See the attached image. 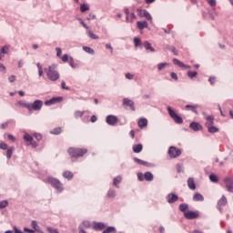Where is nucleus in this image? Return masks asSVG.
Masks as SVG:
<instances>
[{"label": "nucleus", "instance_id": "obj_1", "mask_svg": "<svg viewBox=\"0 0 233 233\" xmlns=\"http://www.w3.org/2000/svg\"><path fill=\"white\" fill-rule=\"evenodd\" d=\"M56 68H57V66L53 64L52 66H49L48 68L44 69L49 81H57V79H59L60 75Z\"/></svg>", "mask_w": 233, "mask_h": 233}, {"label": "nucleus", "instance_id": "obj_2", "mask_svg": "<svg viewBox=\"0 0 233 233\" xmlns=\"http://www.w3.org/2000/svg\"><path fill=\"white\" fill-rule=\"evenodd\" d=\"M67 152L71 157L72 161H76L77 157H83L88 150L86 148L69 147Z\"/></svg>", "mask_w": 233, "mask_h": 233}, {"label": "nucleus", "instance_id": "obj_3", "mask_svg": "<svg viewBox=\"0 0 233 233\" xmlns=\"http://www.w3.org/2000/svg\"><path fill=\"white\" fill-rule=\"evenodd\" d=\"M46 183L51 185V187H53V188H56L57 192H63V184H61V181L59 179L54 177H49L46 179Z\"/></svg>", "mask_w": 233, "mask_h": 233}, {"label": "nucleus", "instance_id": "obj_4", "mask_svg": "<svg viewBox=\"0 0 233 233\" xmlns=\"http://www.w3.org/2000/svg\"><path fill=\"white\" fill-rule=\"evenodd\" d=\"M167 112L171 119H173V121H175L177 125H183V118L181 116H178L177 113H176L174 109H172V107L167 106Z\"/></svg>", "mask_w": 233, "mask_h": 233}, {"label": "nucleus", "instance_id": "obj_5", "mask_svg": "<svg viewBox=\"0 0 233 233\" xmlns=\"http://www.w3.org/2000/svg\"><path fill=\"white\" fill-rule=\"evenodd\" d=\"M183 151H181V149L171 146L168 150H167V154L169 156V157H171V159H176V157H179V156H181Z\"/></svg>", "mask_w": 233, "mask_h": 233}, {"label": "nucleus", "instance_id": "obj_6", "mask_svg": "<svg viewBox=\"0 0 233 233\" xmlns=\"http://www.w3.org/2000/svg\"><path fill=\"white\" fill-rule=\"evenodd\" d=\"M43 108V101L42 100H35L32 104H29V112L35 110V112L41 110Z\"/></svg>", "mask_w": 233, "mask_h": 233}, {"label": "nucleus", "instance_id": "obj_7", "mask_svg": "<svg viewBox=\"0 0 233 233\" xmlns=\"http://www.w3.org/2000/svg\"><path fill=\"white\" fill-rule=\"evenodd\" d=\"M224 183L228 192H231L233 194V177H225Z\"/></svg>", "mask_w": 233, "mask_h": 233}, {"label": "nucleus", "instance_id": "obj_8", "mask_svg": "<svg viewBox=\"0 0 233 233\" xmlns=\"http://www.w3.org/2000/svg\"><path fill=\"white\" fill-rule=\"evenodd\" d=\"M117 121H119V119L114 115H108L106 117V123H107L110 127H116V125H117Z\"/></svg>", "mask_w": 233, "mask_h": 233}, {"label": "nucleus", "instance_id": "obj_9", "mask_svg": "<svg viewBox=\"0 0 233 233\" xmlns=\"http://www.w3.org/2000/svg\"><path fill=\"white\" fill-rule=\"evenodd\" d=\"M166 200L167 203H169V205H172L177 201H179V196L176 195V193H169L167 195Z\"/></svg>", "mask_w": 233, "mask_h": 233}, {"label": "nucleus", "instance_id": "obj_10", "mask_svg": "<svg viewBox=\"0 0 233 233\" xmlns=\"http://www.w3.org/2000/svg\"><path fill=\"white\" fill-rule=\"evenodd\" d=\"M184 218H186V219H198V218H199V212L198 211H187L184 213Z\"/></svg>", "mask_w": 233, "mask_h": 233}, {"label": "nucleus", "instance_id": "obj_11", "mask_svg": "<svg viewBox=\"0 0 233 233\" xmlns=\"http://www.w3.org/2000/svg\"><path fill=\"white\" fill-rule=\"evenodd\" d=\"M63 101V97H53L45 102L46 106H52V105H56V103H61Z\"/></svg>", "mask_w": 233, "mask_h": 233}, {"label": "nucleus", "instance_id": "obj_12", "mask_svg": "<svg viewBox=\"0 0 233 233\" xmlns=\"http://www.w3.org/2000/svg\"><path fill=\"white\" fill-rule=\"evenodd\" d=\"M189 128H191L193 132H199L200 130H203V126L198 122H191L189 124Z\"/></svg>", "mask_w": 233, "mask_h": 233}, {"label": "nucleus", "instance_id": "obj_13", "mask_svg": "<svg viewBox=\"0 0 233 233\" xmlns=\"http://www.w3.org/2000/svg\"><path fill=\"white\" fill-rule=\"evenodd\" d=\"M228 201H227V197H225V195H223L221 197V198L218 201V208L219 210V212L223 211V208L221 207H226Z\"/></svg>", "mask_w": 233, "mask_h": 233}, {"label": "nucleus", "instance_id": "obj_14", "mask_svg": "<svg viewBox=\"0 0 233 233\" xmlns=\"http://www.w3.org/2000/svg\"><path fill=\"white\" fill-rule=\"evenodd\" d=\"M124 106H129V108L134 112L136 110V106H134V101L129 98L123 99Z\"/></svg>", "mask_w": 233, "mask_h": 233}, {"label": "nucleus", "instance_id": "obj_15", "mask_svg": "<svg viewBox=\"0 0 233 233\" xmlns=\"http://www.w3.org/2000/svg\"><path fill=\"white\" fill-rule=\"evenodd\" d=\"M93 228L94 230H103L106 228V224L103 222H94Z\"/></svg>", "mask_w": 233, "mask_h": 233}, {"label": "nucleus", "instance_id": "obj_16", "mask_svg": "<svg viewBox=\"0 0 233 233\" xmlns=\"http://www.w3.org/2000/svg\"><path fill=\"white\" fill-rule=\"evenodd\" d=\"M212 126H214V116H207L206 122H205L206 128H208L209 127H212Z\"/></svg>", "mask_w": 233, "mask_h": 233}, {"label": "nucleus", "instance_id": "obj_17", "mask_svg": "<svg viewBox=\"0 0 233 233\" xmlns=\"http://www.w3.org/2000/svg\"><path fill=\"white\" fill-rule=\"evenodd\" d=\"M137 27L138 30H145V28H148V22L145 21H137Z\"/></svg>", "mask_w": 233, "mask_h": 233}, {"label": "nucleus", "instance_id": "obj_18", "mask_svg": "<svg viewBox=\"0 0 233 233\" xmlns=\"http://www.w3.org/2000/svg\"><path fill=\"white\" fill-rule=\"evenodd\" d=\"M143 15H140L141 17H145V19H147V21H149L151 24L153 23L152 21V15H150V13L148 11H147V9H143Z\"/></svg>", "mask_w": 233, "mask_h": 233}, {"label": "nucleus", "instance_id": "obj_19", "mask_svg": "<svg viewBox=\"0 0 233 233\" xmlns=\"http://www.w3.org/2000/svg\"><path fill=\"white\" fill-rule=\"evenodd\" d=\"M187 187L190 190H196V182L194 181V177H189L187 179Z\"/></svg>", "mask_w": 233, "mask_h": 233}, {"label": "nucleus", "instance_id": "obj_20", "mask_svg": "<svg viewBox=\"0 0 233 233\" xmlns=\"http://www.w3.org/2000/svg\"><path fill=\"white\" fill-rule=\"evenodd\" d=\"M144 179L146 181H154V174H152V172H149V171L145 172Z\"/></svg>", "mask_w": 233, "mask_h": 233}, {"label": "nucleus", "instance_id": "obj_21", "mask_svg": "<svg viewBox=\"0 0 233 233\" xmlns=\"http://www.w3.org/2000/svg\"><path fill=\"white\" fill-rule=\"evenodd\" d=\"M139 128H145L148 125V120L147 118H140L137 123Z\"/></svg>", "mask_w": 233, "mask_h": 233}, {"label": "nucleus", "instance_id": "obj_22", "mask_svg": "<svg viewBox=\"0 0 233 233\" xmlns=\"http://www.w3.org/2000/svg\"><path fill=\"white\" fill-rule=\"evenodd\" d=\"M117 196V193L116 192V189L110 188L107 191L106 197L109 198V199H114Z\"/></svg>", "mask_w": 233, "mask_h": 233}, {"label": "nucleus", "instance_id": "obj_23", "mask_svg": "<svg viewBox=\"0 0 233 233\" xmlns=\"http://www.w3.org/2000/svg\"><path fill=\"white\" fill-rule=\"evenodd\" d=\"M143 46L146 50H149V52H156V49L152 46L148 41L144 42Z\"/></svg>", "mask_w": 233, "mask_h": 233}, {"label": "nucleus", "instance_id": "obj_24", "mask_svg": "<svg viewBox=\"0 0 233 233\" xmlns=\"http://www.w3.org/2000/svg\"><path fill=\"white\" fill-rule=\"evenodd\" d=\"M198 105H187L185 106L186 110H190L191 112H194V114H198Z\"/></svg>", "mask_w": 233, "mask_h": 233}, {"label": "nucleus", "instance_id": "obj_25", "mask_svg": "<svg viewBox=\"0 0 233 233\" xmlns=\"http://www.w3.org/2000/svg\"><path fill=\"white\" fill-rule=\"evenodd\" d=\"M69 66H71V68H73L74 70H76V68H79V64L76 63L74 61V57L70 56L69 57Z\"/></svg>", "mask_w": 233, "mask_h": 233}, {"label": "nucleus", "instance_id": "obj_26", "mask_svg": "<svg viewBox=\"0 0 233 233\" xmlns=\"http://www.w3.org/2000/svg\"><path fill=\"white\" fill-rule=\"evenodd\" d=\"M142 150H143L142 144H137L133 146V152H135V154H139V152H141Z\"/></svg>", "mask_w": 233, "mask_h": 233}, {"label": "nucleus", "instance_id": "obj_27", "mask_svg": "<svg viewBox=\"0 0 233 233\" xmlns=\"http://www.w3.org/2000/svg\"><path fill=\"white\" fill-rule=\"evenodd\" d=\"M193 201H205V198L201 193H197L193 196Z\"/></svg>", "mask_w": 233, "mask_h": 233}, {"label": "nucleus", "instance_id": "obj_28", "mask_svg": "<svg viewBox=\"0 0 233 233\" xmlns=\"http://www.w3.org/2000/svg\"><path fill=\"white\" fill-rule=\"evenodd\" d=\"M122 178L120 176L115 177L113 179V187H116V188H119V183H121Z\"/></svg>", "mask_w": 233, "mask_h": 233}, {"label": "nucleus", "instance_id": "obj_29", "mask_svg": "<svg viewBox=\"0 0 233 233\" xmlns=\"http://www.w3.org/2000/svg\"><path fill=\"white\" fill-rule=\"evenodd\" d=\"M63 177H65L66 179H68L70 181L74 178V173H72L70 171H66L63 173Z\"/></svg>", "mask_w": 233, "mask_h": 233}, {"label": "nucleus", "instance_id": "obj_30", "mask_svg": "<svg viewBox=\"0 0 233 233\" xmlns=\"http://www.w3.org/2000/svg\"><path fill=\"white\" fill-rule=\"evenodd\" d=\"M178 210H180V212H183L185 214V212L188 210V204L187 203L180 204L178 207Z\"/></svg>", "mask_w": 233, "mask_h": 233}, {"label": "nucleus", "instance_id": "obj_31", "mask_svg": "<svg viewBox=\"0 0 233 233\" xmlns=\"http://www.w3.org/2000/svg\"><path fill=\"white\" fill-rule=\"evenodd\" d=\"M31 227L34 228L35 232H41V228H39V225H37V221L33 220L31 222Z\"/></svg>", "mask_w": 233, "mask_h": 233}, {"label": "nucleus", "instance_id": "obj_32", "mask_svg": "<svg viewBox=\"0 0 233 233\" xmlns=\"http://www.w3.org/2000/svg\"><path fill=\"white\" fill-rule=\"evenodd\" d=\"M134 161L135 163H137V165H142L143 167H148V162L139 159L137 157H134Z\"/></svg>", "mask_w": 233, "mask_h": 233}, {"label": "nucleus", "instance_id": "obj_33", "mask_svg": "<svg viewBox=\"0 0 233 233\" xmlns=\"http://www.w3.org/2000/svg\"><path fill=\"white\" fill-rule=\"evenodd\" d=\"M24 141H26L27 145L34 141V137L30 134L25 133L24 135Z\"/></svg>", "mask_w": 233, "mask_h": 233}, {"label": "nucleus", "instance_id": "obj_34", "mask_svg": "<svg viewBox=\"0 0 233 233\" xmlns=\"http://www.w3.org/2000/svg\"><path fill=\"white\" fill-rule=\"evenodd\" d=\"M209 180L211 181V183H218L219 182V178H218V176L214 173L209 175Z\"/></svg>", "mask_w": 233, "mask_h": 233}, {"label": "nucleus", "instance_id": "obj_35", "mask_svg": "<svg viewBox=\"0 0 233 233\" xmlns=\"http://www.w3.org/2000/svg\"><path fill=\"white\" fill-rule=\"evenodd\" d=\"M82 48H83L84 52H86V54H90L91 56H94L96 54V51H94V49H92V47L83 46Z\"/></svg>", "mask_w": 233, "mask_h": 233}, {"label": "nucleus", "instance_id": "obj_36", "mask_svg": "<svg viewBox=\"0 0 233 233\" xmlns=\"http://www.w3.org/2000/svg\"><path fill=\"white\" fill-rule=\"evenodd\" d=\"M209 134H216L217 132H219V128L214 126H209V127H207Z\"/></svg>", "mask_w": 233, "mask_h": 233}, {"label": "nucleus", "instance_id": "obj_37", "mask_svg": "<svg viewBox=\"0 0 233 233\" xmlns=\"http://www.w3.org/2000/svg\"><path fill=\"white\" fill-rule=\"evenodd\" d=\"M173 65L179 66V68H183V66H185V64L183 62L179 61V59H177V58L173 59Z\"/></svg>", "mask_w": 233, "mask_h": 233}, {"label": "nucleus", "instance_id": "obj_38", "mask_svg": "<svg viewBox=\"0 0 233 233\" xmlns=\"http://www.w3.org/2000/svg\"><path fill=\"white\" fill-rule=\"evenodd\" d=\"M90 10V6H88V4H83L80 5V12H82V14H85V12Z\"/></svg>", "mask_w": 233, "mask_h": 233}, {"label": "nucleus", "instance_id": "obj_39", "mask_svg": "<svg viewBox=\"0 0 233 233\" xmlns=\"http://www.w3.org/2000/svg\"><path fill=\"white\" fill-rule=\"evenodd\" d=\"M117 230L114 227L106 228L102 233H116Z\"/></svg>", "mask_w": 233, "mask_h": 233}, {"label": "nucleus", "instance_id": "obj_40", "mask_svg": "<svg viewBox=\"0 0 233 233\" xmlns=\"http://www.w3.org/2000/svg\"><path fill=\"white\" fill-rule=\"evenodd\" d=\"M50 134H53V136H59V134H61V127H56L52 129Z\"/></svg>", "mask_w": 233, "mask_h": 233}, {"label": "nucleus", "instance_id": "obj_41", "mask_svg": "<svg viewBox=\"0 0 233 233\" xmlns=\"http://www.w3.org/2000/svg\"><path fill=\"white\" fill-rule=\"evenodd\" d=\"M207 3L211 8H216V6L218 5L217 0H207Z\"/></svg>", "mask_w": 233, "mask_h": 233}, {"label": "nucleus", "instance_id": "obj_42", "mask_svg": "<svg viewBox=\"0 0 233 233\" xmlns=\"http://www.w3.org/2000/svg\"><path fill=\"white\" fill-rule=\"evenodd\" d=\"M187 77H189V79H194V77H198V72L188 71L187 72Z\"/></svg>", "mask_w": 233, "mask_h": 233}, {"label": "nucleus", "instance_id": "obj_43", "mask_svg": "<svg viewBox=\"0 0 233 233\" xmlns=\"http://www.w3.org/2000/svg\"><path fill=\"white\" fill-rule=\"evenodd\" d=\"M14 154V147H9L6 152V157L7 159H11L12 156Z\"/></svg>", "mask_w": 233, "mask_h": 233}, {"label": "nucleus", "instance_id": "obj_44", "mask_svg": "<svg viewBox=\"0 0 233 233\" xmlns=\"http://www.w3.org/2000/svg\"><path fill=\"white\" fill-rule=\"evenodd\" d=\"M87 35L90 37V39H99V36L92 31H87Z\"/></svg>", "mask_w": 233, "mask_h": 233}, {"label": "nucleus", "instance_id": "obj_45", "mask_svg": "<svg viewBox=\"0 0 233 233\" xmlns=\"http://www.w3.org/2000/svg\"><path fill=\"white\" fill-rule=\"evenodd\" d=\"M134 45H135L136 48L141 46V39L138 38V37H135L134 38Z\"/></svg>", "mask_w": 233, "mask_h": 233}, {"label": "nucleus", "instance_id": "obj_46", "mask_svg": "<svg viewBox=\"0 0 233 233\" xmlns=\"http://www.w3.org/2000/svg\"><path fill=\"white\" fill-rule=\"evenodd\" d=\"M18 105H20V106H23L24 108H27V110L30 111V103H25V102L19 101Z\"/></svg>", "mask_w": 233, "mask_h": 233}, {"label": "nucleus", "instance_id": "obj_47", "mask_svg": "<svg viewBox=\"0 0 233 233\" xmlns=\"http://www.w3.org/2000/svg\"><path fill=\"white\" fill-rule=\"evenodd\" d=\"M10 50V46H5L1 48V55L3 54H8V51Z\"/></svg>", "mask_w": 233, "mask_h": 233}, {"label": "nucleus", "instance_id": "obj_48", "mask_svg": "<svg viewBox=\"0 0 233 233\" xmlns=\"http://www.w3.org/2000/svg\"><path fill=\"white\" fill-rule=\"evenodd\" d=\"M6 207H8V201L7 200L0 201V209L6 208Z\"/></svg>", "mask_w": 233, "mask_h": 233}, {"label": "nucleus", "instance_id": "obj_49", "mask_svg": "<svg viewBox=\"0 0 233 233\" xmlns=\"http://www.w3.org/2000/svg\"><path fill=\"white\" fill-rule=\"evenodd\" d=\"M82 227H84V228H90V227H91L90 221H88V220L83 221Z\"/></svg>", "mask_w": 233, "mask_h": 233}, {"label": "nucleus", "instance_id": "obj_50", "mask_svg": "<svg viewBox=\"0 0 233 233\" xmlns=\"http://www.w3.org/2000/svg\"><path fill=\"white\" fill-rule=\"evenodd\" d=\"M0 148H1V150H8V145L6 144V143H5V142H1L0 143Z\"/></svg>", "mask_w": 233, "mask_h": 233}, {"label": "nucleus", "instance_id": "obj_51", "mask_svg": "<svg viewBox=\"0 0 233 233\" xmlns=\"http://www.w3.org/2000/svg\"><path fill=\"white\" fill-rule=\"evenodd\" d=\"M137 179L138 181H145V174L141 172L137 173Z\"/></svg>", "mask_w": 233, "mask_h": 233}, {"label": "nucleus", "instance_id": "obj_52", "mask_svg": "<svg viewBox=\"0 0 233 233\" xmlns=\"http://www.w3.org/2000/svg\"><path fill=\"white\" fill-rule=\"evenodd\" d=\"M47 232L49 233H59V231L54 228L47 227L46 228Z\"/></svg>", "mask_w": 233, "mask_h": 233}, {"label": "nucleus", "instance_id": "obj_53", "mask_svg": "<svg viewBox=\"0 0 233 233\" xmlns=\"http://www.w3.org/2000/svg\"><path fill=\"white\" fill-rule=\"evenodd\" d=\"M83 114H85V112L83 111H76L75 112V117L77 119V117H83Z\"/></svg>", "mask_w": 233, "mask_h": 233}, {"label": "nucleus", "instance_id": "obj_54", "mask_svg": "<svg viewBox=\"0 0 233 233\" xmlns=\"http://www.w3.org/2000/svg\"><path fill=\"white\" fill-rule=\"evenodd\" d=\"M129 19H130V23H134V21H136L137 16L135 13H131L129 14Z\"/></svg>", "mask_w": 233, "mask_h": 233}, {"label": "nucleus", "instance_id": "obj_55", "mask_svg": "<svg viewBox=\"0 0 233 233\" xmlns=\"http://www.w3.org/2000/svg\"><path fill=\"white\" fill-rule=\"evenodd\" d=\"M62 61H63V63H68L70 61V58L68 57V56L66 54H65L62 56Z\"/></svg>", "mask_w": 233, "mask_h": 233}, {"label": "nucleus", "instance_id": "obj_56", "mask_svg": "<svg viewBox=\"0 0 233 233\" xmlns=\"http://www.w3.org/2000/svg\"><path fill=\"white\" fill-rule=\"evenodd\" d=\"M61 88L63 90H70V87L69 86H66V83L65 81H62L61 83Z\"/></svg>", "mask_w": 233, "mask_h": 233}, {"label": "nucleus", "instance_id": "obj_57", "mask_svg": "<svg viewBox=\"0 0 233 233\" xmlns=\"http://www.w3.org/2000/svg\"><path fill=\"white\" fill-rule=\"evenodd\" d=\"M167 65H168V64H167V63H160V64H158L157 65L158 70L159 71L163 70V68H165V66H167Z\"/></svg>", "mask_w": 233, "mask_h": 233}, {"label": "nucleus", "instance_id": "obj_58", "mask_svg": "<svg viewBox=\"0 0 233 233\" xmlns=\"http://www.w3.org/2000/svg\"><path fill=\"white\" fill-rule=\"evenodd\" d=\"M27 145H31L32 148H37V147H39V144H37V142H35L34 140L29 142V144H27Z\"/></svg>", "mask_w": 233, "mask_h": 233}, {"label": "nucleus", "instance_id": "obj_59", "mask_svg": "<svg viewBox=\"0 0 233 233\" xmlns=\"http://www.w3.org/2000/svg\"><path fill=\"white\" fill-rule=\"evenodd\" d=\"M35 137L36 141H41L43 139V136H41V134H39V133H35Z\"/></svg>", "mask_w": 233, "mask_h": 233}, {"label": "nucleus", "instance_id": "obj_60", "mask_svg": "<svg viewBox=\"0 0 233 233\" xmlns=\"http://www.w3.org/2000/svg\"><path fill=\"white\" fill-rule=\"evenodd\" d=\"M208 82L210 85H215L216 84V76H210L208 79Z\"/></svg>", "mask_w": 233, "mask_h": 233}, {"label": "nucleus", "instance_id": "obj_61", "mask_svg": "<svg viewBox=\"0 0 233 233\" xmlns=\"http://www.w3.org/2000/svg\"><path fill=\"white\" fill-rule=\"evenodd\" d=\"M9 83H15V76L12 75L8 77Z\"/></svg>", "mask_w": 233, "mask_h": 233}, {"label": "nucleus", "instance_id": "obj_62", "mask_svg": "<svg viewBox=\"0 0 233 233\" xmlns=\"http://www.w3.org/2000/svg\"><path fill=\"white\" fill-rule=\"evenodd\" d=\"M56 56H57V57H61V54H62L61 48L56 47Z\"/></svg>", "mask_w": 233, "mask_h": 233}, {"label": "nucleus", "instance_id": "obj_63", "mask_svg": "<svg viewBox=\"0 0 233 233\" xmlns=\"http://www.w3.org/2000/svg\"><path fill=\"white\" fill-rule=\"evenodd\" d=\"M24 232L35 233V230L30 229V228H24Z\"/></svg>", "mask_w": 233, "mask_h": 233}, {"label": "nucleus", "instance_id": "obj_64", "mask_svg": "<svg viewBox=\"0 0 233 233\" xmlns=\"http://www.w3.org/2000/svg\"><path fill=\"white\" fill-rule=\"evenodd\" d=\"M126 78L127 79H134V75L130 74V73H127L126 74Z\"/></svg>", "mask_w": 233, "mask_h": 233}]
</instances>
